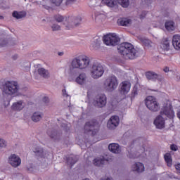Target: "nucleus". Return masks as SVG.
Listing matches in <instances>:
<instances>
[{
  "mask_svg": "<svg viewBox=\"0 0 180 180\" xmlns=\"http://www.w3.org/2000/svg\"><path fill=\"white\" fill-rule=\"evenodd\" d=\"M89 131H91L92 136H95L99 131V124H98L96 120H91L86 122L84 125V133H89Z\"/></svg>",
  "mask_w": 180,
  "mask_h": 180,
  "instance_id": "obj_6",
  "label": "nucleus"
},
{
  "mask_svg": "<svg viewBox=\"0 0 180 180\" xmlns=\"http://www.w3.org/2000/svg\"><path fill=\"white\" fill-rule=\"evenodd\" d=\"M161 116H167L169 119H172L174 116H175V113L174 112V110L172 109V105L171 103L167 102L166 105H164L160 111Z\"/></svg>",
  "mask_w": 180,
  "mask_h": 180,
  "instance_id": "obj_10",
  "label": "nucleus"
},
{
  "mask_svg": "<svg viewBox=\"0 0 180 180\" xmlns=\"http://www.w3.org/2000/svg\"><path fill=\"white\" fill-rule=\"evenodd\" d=\"M0 147H6V141L2 139H0Z\"/></svg>",
  "mask_w": 180,
  "mask_h": 180,
  "instance_id": "obj_39",
  "label": "nucleus"
},
{
  "mask_svg": "<svg viewBox=\"0 0 180 180\" xmlns=\"http://www.w3.org/2000/svg\"><path fill=\"white\" fill-rule=\"evenodd\" d=\"M163 71H164L165 72H169V68L165 67V68L163 69Z\"/></svg>",
  "mask_w": 180,
  "mask_h": 180,
  "instance_id": "obj_47",
  "label": "nucleus"
},
{
  "mask_svg": "<svg viewBox=\"0 0 180 180\" xmlns=\"http://www.w3.org/2000/svg\"><path fill=\"white\" fill-rule=\"evenodd\" d=\"M8 162L11 164V165H12V167L16 168L17 167H19L20 164H22V160H20V158H19V156L13 154L11 155L9 158Z\"/></svg>",
  "mask_w": 180,
  "mask_h": 180,
  "instance_id": "obj_14",
  "label": "nucleus"
},
{
  "mask_svg": "<svg viewBox=\"0 0 180 180\" xmlns=\"http://www.w3.org/2000/svg\"><path fill=\"white\" fill-rule=\"evenodd\" d=\"M170 150H172V151H178V146L175 144H172L170 146Z\"/></svg>",
  "mask_w": 180,
  "mask_h": 180,
  "instance_id": "obj_37",
  "label": "nucleus"
},
{
  "mask_svg": "<svg viewBox=\"0 0 180 180\" xmlns=\"http://www.w3.org/2000/svg\"><path fill=\"white\" fill-rule=\"evenodd\" d=\"M117 1L118 2H120L122 8H127V6H129V0H117Z\"/></svg>",
  "mask_w": 180,
  "mask_h": 180,
  "instance_id": "obj_34",
  "label": "nucleus"
},
{
  "mask_svg": "<svg viewBox=\"0 0 180 180\" xmlns=\"http://www.w3.org/2000/svg\"><path fill=\"white\" fill-rule=\"evenodd\" d=\"M23 108H25V103L22 101L14 103L11 106L12 110H15V112H20Z\"/></svg>",
  "mask_w": 180,
  "mask_h": 180,
  "instance_id": "obj_17",
  "label": "nucleus"
},
{
  "mask_svg": "<svg viewBox=\"0 0 180 180\" xmlns=\"http://www.w3.org/2000/svg\"><path fill=\"white\" fill-rule=\"evenodd\" d=\"M94 165L96 167H102V165H105V164L109 162V160H106L105 158H96L93 160Z\"/></svg>",
  "mask_w": 180,
  "mask_h": 180,
  "instance_id": "obj_22",
  "label": "nucleus"
},
{
  "mask_svg": "<svg viewBox=\"0 0 180 180\" xmlns=\"http://www.w3.org/2000/svg\"><path fill=\"white\" fill-rule=\"evenodd\" d=\"M2 19H4V16L0 15V20H2Z\"/></svg>",
  "mask_w": 180,
  "mask_h": 180,
  "instance_id": "obj_51",
  "label": "nucleus"
},
{
  "mask_svg": "<svg viewBox=\"0 0 180 180\" xmlns=\"http://www.w3.org/2000/svg\"><path fill=\"white\" fill-rule=\"evenodd\" d=\"M145 75L147 79H149L150 81H157L159 77L158 74L151 71L146 72Z\"/></svg>",
  "mask_w": 180,
  "mask_h": 180,
  "instance_id": "obj_19",
  "label": "nucleus"
},
{
  "mask_svg": "<svg viewBox=\"0 0 180 180\" xmlns=\"http://www.w3.org/2000/svg\"><path fill=\"white\" fill-rule=\"evenodd\" d=\"M138 92H137V89L133 90V92H132V95L134 96H136V95H137Z\"/></svg>",
  "mask_w": 180,
  "mask_h": 180,
  "instance_id": "obj_45",
  "label": "nucleus"
},
{
  "mask_svg": "<svg viewBox=\"0 0 180 180\" xmlns=\"http://www.w3.org/2000/svg\"><path fill=\"white\" fill-rule=\"evenodd\" d=\"M164 158L167 167H172V156L171 155V153H167L165 154Z\"/></svg>",
  "mask_w": 180,
  "mask_h": 180,
  "instance_id": "obj_27",
  "label": "nucleus"
},
{
  "mask_svg": "<svg viewBox=\"0 0 180 180\" xmlns=\"http://www.w3.org/2000/svg\"><path fill=\"white\" fill-rule=\"evenodd\" d=\"M41 120V115L39 112H34L32 116V120L33 122H40Z\"/></svg>",
  "mask_w": 180,
  "mask_h": 180,
  "instance_id": "obj_31",
  "label": "nucleus"
},
{
  "mask_svg": "<svg viewBox=\"0 0 180 180\" xmlns=\"http://www.w3.org/2000/svg\"><path fill=\"white\" fill-rule=\"evenodd\" d=\"M117 23L119 26H129V25L131 23V20L127 18H120L117 20Z\"/></svg>",
  "mask_w": 180,
  "mask_h": 180,
  "instance_id": "obj_26",
  "label": "nucleus"
},
{
  "mask_svg": "<svg viewBox=\"0 0 180 180\" xmlns=\"http://www.w3.org/2000/svg\"><path fill=\"white\" fill-rule=\"evenodd\" d=\"M62 92H63V96H65V98H68L69 95H68V94H67V90L63 89Z\"/></svg>",
  "mask_w": 180,
  "mask_h": 180,
  "instance_id": "obj_43",
  "label": "nucleus"
},
{
  "mask_svg": "<svg viewBox=\"0 0 180 180\" xmlns=\"http://www.w3.org/2000/svg\"><path fill=\"white\" fill-rule=\"evenodd\" d=\"M63 54H64L63 52H59V53H58V56H63Z\"/></svg>",
  "mask_w": 180,
  "mask_h": 180,
  "instance_id": "obj_49",
  "label": "nucleus"
},
{
  "mask_svg": "<svg viewBox=\"0 0 180 180\" xmlns=\"http://www.w3.org/2000/svg\"><path fill=\"white\" fill-rule=\"evenodd\" d=\"M174 22L173 21H167L165 22V29L169 32H172L175 30Z\"/></svg>",
  "mask_w": 180,
  "mask_h": 180,
  "instance_id": "obj_29",
  "label": "nucleus"
},
{
  "mask_svg": "<svg viewBox=\"0 0 180 180\" xmlns=\"http://www.w3.org/2000/svg\"><path fill=\"white\" fill-rule=\"evenodd\" d=\"M107 98L105 94H100L96 96V100L94 101V105L98 108H103L106 106Z\"/></svg>",
  "mask_w": 180,
  "mask_h": 180,
  "instance_id": "obj_11",
  "label": "nucleus"
},
{
  "mask_svg": "<svg viewBox=\"0 0 180 180\" xmlns=\"http://www.w3.org/2000/svg\"><path fill=\"white\" fill-rule=\"evenodd\" d=\"M67 158V163L68 165H70V167H72L74 164H76L78 161V155H70L68 157H66Z\"/></svg>",
  "mask_w": 180,
  "mask_h": 180,
  "instance_id": "obj_20",
  "label": "nucleus"
},
{
  "mask_svg": "<svg viewBox=\"0 0 180 180\" xmlns=\"http://www.w3.org/2000/svg\"><path fill=\"white\" fill-rule=\"evenodd\" d=\"M38 73L41 77H43V78H49L50 77V73H49L48 70H46V69L43 68H40L38 69Z\"/></svg>",
  "mask_w": 180,
  "mask_h": 180,
  "instance_id": "obj_28",
  "label": "nucleus"
},
{
  "mask_svg": "<svg viewBox=\"0 0 180 180\" xmlns=\"http://www.w3.org/2000/svg\"><path fill=\"white\" fill-rule=\"evenodd\" d=\"M172 44L176 50H180V35L175 34L173 36Z\"/></svg>",
  "mask_w": 180,
  "mask_h": 180,
  "instance_id": "obj_18",
  "label": "nucleus"
},
{
  "mask_svg": "<svg viewBox=\"0 0 180 180\" xmlns=\"http://www.w3.org/2000/svg\"><path fill=\"white\" fill-rule=\"evenodd\" d=\"M154 124L157 129H164L165 127V120L161 115H158L154 121Z\"/></svg>",
  "mask_w": 180,
  "mask_h": 180,
  "instance_id": "obj_15",
  "label": "nucleus"
},
{
  "mask_svg": "<svg viewBox=\"0 0 180 180\" xmlns=\"http://www.w3.org/2000/svg\"><path fill=\"white\" fill-rule=\"evenodd\" d=\"M108 149L115 154H119L120 153V146L117 143H110L108 146Z\"/></svg>",
  "mask_w": 180,
  "mask_h": 180,
  "instance_id": "obj_21",
  "label": "nucleus"
},
{
  "mask_svg": "<svg viewBox=\"0 0 180 180\" xmlns=\"http://www.w3.org/2000/svg\"><path fill=\"white\" fill-rule=\"evenodd\" d=\"M81 22H82V18L80 16L68 17V18L65 19V22L66 30H70V29H72V27H75V26H78V25H80Z\"/></svg>",
  "mask_w": 180,
  "mask_h": 180,
  "instance_id": "obj_7",
  "label": "nucleus"
},
{
  "mask_svg": "<svg viewBox=\"0 0 180 180\" xmlns=\"http://www.w3.org/2000/svg\"><path fill=\"white\" fill-rule=\"evenodd\" d=\"M68 19V17L67 18H64L62 15H56L54 16V19L55 20H56V22H63V25H65V19Z\"/></svg>",
  "mask_w": 180,
  "mask_h": 180,
  "instance_id": "obj_33",
  "label": "nucleus"
},
{
  "mask_svg": "<svg viewBox=\"0 0 180 180\" xmlns=\"http://www.w3.org/2000/svg\"><path fill=\"white\" fill-rule=\"evenodd\" d=\"M104 44L106 46H117V44L120 41L119 37L115 33L107 34L103 38Z\"/></svg>",
  "mask_w": 180,
  "mask_h": 180,
  "instance_id": "obj_8",
  "label": "nucleus"
},
{
  "mask_svg": "<svg viewBox=\"0 0 180 180\" xmlns=\"http://www.w3.org/2000/svg\"><path fill=\"white\" fill-rule=\"evenodd\" d=\"M146 106L151 112H158L160 109V105L157 98L153 96H148L145 99Z\"/></svg>",
  "mask_w": 180,
  "mask_h": 180,
  "instance_id": "obj_4",
  "label": "nucleus"
},
{
  "mask_svg": "<svg viewBox=\"0 0 180 180\" xmlns=\"http://www.w3.org/2000/svg\"><path fill=\"white\" fill-rule=\"evenodd\" d=\"M43 102H44V103H49V97H44L43 98Z\"/></svg>",
  "mask_w": 180,
  "mask_h": 180,
  "instance_id": "obj_46",
  "label": "nucleus"
},
{
  "mask_svg": "<svg viewBox=\"0 0 180 180\" xmlns=\"http://www.w3.org/2000/svg\"><path fill=\"white\" fill-rule=\"evenodd\" d=\"M75 82L79 85H85L86 84V74L82 72L79 75V76L76 78Z\"/></svg>",
  "mask_w": 180,
  "mask_h": 180,
  "instance_id": "obj_16",
  "label": "nucleus"
},
{
  "mask_svg": "<svg viewBox=\"0 0 180 180\" xmlns=\"http://www.w3.org/2000/svg\"><path fill=\"white\" fill-rule=\"evenodd\" d=\"M51 2L56 6H60L63 4V0H51Z\"/></svg>",
  "mask_w": 180,
  "mask_h": 180,
  "instance_id": "obj_36",
  "label": "nucleus"
},
{
  "mask_svg": "<svg viewBox=\"0 0 180 180\" xmlns=\"http://www.w3.org/2000/svg\"><path fill=\"white\" fill-rule=\"evenodd\" d=\"M132 169L136 172H143L144 165L141 162H136L132 166Z\"/></svg>",
  "mask_w": 180,
  "mask_h": 180,
  "instance_id": "obj_24",
  "label": "nucleus"
},
{
  "mask_svg": "<svg viewBox=\"0 0 180 180\" xmlns=\"http://www.w3.org/2000/svg\"><path fill=\"white\" fill-rule=\"evenodd\" d=\"M75 0H66V5H70V2H74Z\"/></svg>",
  "mask_w": 180,
  "mask_h": 180,
  "instance_id": "obj_48",
  "label": "nucleus"
},
{
  "mask_svg": "<svg viewBox=\"0 0 180 180\" xmlns=\"http://www.w3.org/2000/svg\"><path fill=\"white\" fill-rule=\"evenodd\" d=\"M118 53L129 60H134L137 57L138 51L131 43L124 42L117 47Z\"/></svg>",
  "mask_w": 180,
  "mask_h": 180,
  "instance_id": "obj_1",
  "label": "nucleus"
},
{
  "mask_svg": "<svg viewBox=\"0 0 180 180\" xmlns=\"http://www.w3.org/2000/svg\"><path fill=\"white\" fill-rule=\"evenodd\" d=\"M13 60L17 59V58H18V56H13Z\"/></svg>",
  "mask_w": 180,
  "mask_h": 180,
  "instance_id": "obj_50",
  "label": "nucleus"
},
{
  "mask_svg": "<svg viewBox=\"0 0 180 180\" xmlns=\"http://www.w3.org/2000/svg\"><path fill=\"white\" fill-rule=\"evenodd\" d=\"M175 169L176 171H178L180 173V163H178L177 165H175Z\"/></svg>",
  "mask_w": 180,
  "mask_h": 180,
  "instance_id": "obj_44",
  "label": "nucleus"
},
{
  "mask_svg": "<svg viewBox=\"0 0 180 180\" xmlns=\"http://www.w3.org/2000/svg\"><path fill=\"white\" fill-rule=\"evenodd\" d=\"M19 91V84L17 82L7 81L3 84V92L6 95H15Z\"/></svg>",
  "mask_w": 180,
  "mask_h": 180,
  "instance_id": "obj_3",
  "label": "nucleus"
},
{
  "mask_svg": "<svg viewBox=\"0 0 180 180\" xmlns=\"http://www.w3.org/2000/svg\"><path fill=\"white\" fill-rule=\"evenodd\" d=\"M91 64V59L86 56H80L75 58L71 63L72 68L85 70L88 68Z\"/></svg>",
  "mask_w": 180,
  "mask_h": 180,
  "instance_id": "obj_2",
  "label": "nucleus"
},
{
  "mask_svg": "<svg viewBox=\"0 0 180 180\" xmlns=\"http://www.w3.org/2000/svg\"><path fill=\"white\" fill-rule=\"evenodd\" d=\"M131 84L129 81H124L121 83V87L120 89V94L122 95H127L130 91Z\"/></svg>",
  "mask_w": 180,
  "mask_h": 180,
  "instance_id": "obj_13",
  "label": "nucleus"
},
{
  "mask_svg": "<svg viewBox=\"0 0 180 180\" xmlns=\"http://www.w3.org/2000/svg\"><path fill=\"white\" fill-rule=\"evenodd\" d=\"M25 16H26V13L25 12L14 11L13 13V17L16 19H22V18H25Z\"/></svg>",
  "mask_w": 180,
  "mask_h": 180,
  "instance_id": "obj_30",
  "label": "nucleus"
},
{
  "mask_svg": "<svg viewBox=\"0 0 180 180\" xmlns=\"http://www.w3.org/2000/svg\"><path fill=\"white\" fill-rule=\"evenodd\" d=\"M129 158H139V157H140V155L139 154H131V153H130L129 155Z\"/></svg>",
  "mask_w": 180,
  "mask_h": 180,
  "instance_id": "obj_40",
  "label": "nucleus"
},
{
  "mask_svg": "<svg viewBox=\"0 0 180 180\" xmlns=\"http://www.w3.org/2000/svg\"><path fill=\"white\" fill-rule=\"evenodd\" d=\"M60 25H56L54 24L53 26H52V30L53 32H56L57 30H60Z\"/></svg>",
  "mask_w": 180,
  "mask_h": 180,
  "instance_id": "obj_38",
  "label": "nucleus"
},
{
  "mask_svg": "<svg viewBox=\"0 0 180 180\" xmlns=\"http://www.w3.org/2000/svg\"><path fill=\"white\" fill-rule=\"evenodd\" d=\"M48 136H49V137H51V139H55L56 136H57V132L56 131H53L51 132L48 131Z\"/></svg>",
  "mask_w": 180,
  "mask_h": 180,
  "instance_id": "obj_35",
  "label": "nucleus"
},
{
  "mask_svg": "<svg viewBox=\"0 0 180 180\" xmlns=\"http://www.w3.org/2000/svg\"><path fill=\"white\" fill-rule=\"evenodd\" d=\"M119 123H120L119 116H112L107 123V127H108V129H116V127L119 126Z\"/></svg>",
  "mask_w": 180,
  "mask_h": 180,
  "instance_id": "obj_12",
  "label": "nucleus"
},
{
  "mask_svg": "<svg viewBox=\"0 0 180 180\" xmlns=\"http://www.w3.org/2000/svg\"><path fill=\"white\" fill-rule=\"evenodd\" d=\"M160 48L164 50V51H168V50H169V40L168 38H165L161 41Z\"/></svg>",
  "mask_w": 180,
  "mask_h": 180,
  "instance_id": "obj_23",
  "label": "nucleus"
},
{
  "mask_svg": "<svg viewBox=\"0 0 180 180\" xmlns=\"http://www.w3.org/2000/svg\"><path fill=\"white\" fill-rule=\"evenodd\" d=\"M104 85L105 88H107L108 91H110V92H113V91L117 88V85H119V83L117 82V78L115 75L108 77L105 79Z\"/></svg>",
  "mask_w": 180,
  "mask_h": 180,
  "instance_id": "obj_9",
  "label": "nucleus"
},
{
  "mask_svg": "<svg viewBox=\"0 0 180 180\" xmlns=\"http://www.w3.org/2000/svg\"><path fill=\"white\" fill-rule=\"evenodd\" d=\"M146 15H147V12L143 11L140 15V19H144V18H146Z\"/></svg>",
  "mask_w": 180,
  "mask_h": 180,
  "instance_id": "obj_42",
  "label": "nucleus"
},
{
  "mask_svg": "<svg viewBox=\"0 0 180 180\" xmlns=\"http://www.w3.org/2000/svg\"><path fill=\"white\" fill-rule=\"evenodd\" d=\"M150 43H151V41L148 40V39H145L143 41V44H145V46L146 47H148V46H150Z\"/></svg>",
  "mask_w": 180,
  "mask_h": 180,
  "instance_id": "obj_41",
  "label": "nucleus"
},
{
  "mask_svg": "<svg viewBox=\"0 0 180 180\" xmlns=\"http://www.w3.org/2000/svg\"><path fill=\"white\" fill-rule=\"evenodd\" d=\"M105 72V70L103 69V66L100 63H94L91 69V75L94 78V79H98V78H101L102 75H103Z\"/></svg>",
  "mask_w": 180,
  "mask_h": 180,
  "instance_id": "obj_5",
  "label": "nucleus"
},
{
  "mask_svg": "<svg viewBox=\"0 0 180 180\" xmlns=\"http://www.w3.org/2000/svg\"><path fill=\"white\" fill-rule=\"evenodd\" d=\"M34 153H35V154H38V155L39 157H41V158H45L46 156H44V151H43V148H36L35 149H34Z\"/></svg>",
  "mask_w": 180,
  "mask_h": 180,
  "instance_id": "obj_32",
  "label": "nucleus"
},
{
  "mask_svg": "<svg viewBox=\"0 0 180 180\" xmlns=\"http://www.w3.org/2000/svg\"><path fill=\"white\" fill-rule=\"evenodd\" d=\"M103 5H106L109 8H115L117 5L116 0H101Z\"/></svg>",
  "mask_w": 180,
  "mask_h": 180,
  "instance_id": "obj_25",
  "label": "nucleus"
}]
</instances>
